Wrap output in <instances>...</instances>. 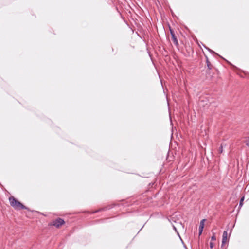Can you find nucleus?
Returning a JSON list of instances; mask_svg holds the SVG:
<instances>
[{
  "mask_svg": "<svg viewBox=\"0 0 249 249\" xmlns=\"http://www.w3.org/2000/svg\"><path fill=\"white\" fill-rule=\"evenodd\" d=\"M9 200L11 206L16 210L26 209L27 208L17 200L14 196H10Z\"/></svg>",
  "mask_w": 249,
  "mask_h": 249,
  "instance_id": "nucleus-1",
  "label": "nucleus"
},
{
  "mask_svg": "<svg viewBox=\"0 0 249 249\" xmlns=\"http://www.w3.org/2000/svg\"><path fill=\"white\" fill-rule=\"evenodd\" d=\"M64 223L65 221L64 220L60 218H58L53 222V225L57 228H59Z\"/></svg>",
  "mask_w": 249,
  "mask_h": 249,
  "instance_id": "nucleus-2",
  "label": "nucleus"
},
{
  "mask_svg": "<svg viewBox=\"0 0 249 249\" xmlns=\"http://www.w3.org/2000/svg\"><path fill=\"white\" fill-rule=\"evenodd\" d=\"M170 34L171 35V38H172L173 43L176 46H178V39L175 36L174 32L173 31V30H172L171 29H170Z\"/></svg>",
  "mask_w": 249,
  "mask_h": 249,
  "instance_id": "nucleus-3",
  "label": "nucleus"
},
{
  "mask_svg": "<svg viewBox=\"0 0 249 249\" xmlns=\"http://www.w3.org/2000/svg\"><path fill=\"white\" fill-rule=\"evenodd\" d=\"M228 233L227 231H224L222 235V245L223 246L227 241Z\"/></svg>",
  "mask_w": 249,
  "mask_h": 249,
  "instance_id": "nucleus-4",
  "label": "nucleus"
},
{
  "mask_svg": "<svg viewBox=\"0 0 249 249\" xmlns=\"http://www.w3.org/2000/svg\"><path fill=\"white\" fill-rule=\"evenodd\" d=\"M205 220V219H203L200 222L199 227V235H200L202 232L203 229L204 228V222Z\"/></svg>",
  "mask_w": 249,
  "mask_h": 249,
  "instance_id": "nucleus-5",
  "label": "nucleus"
},
{
  "mask_svg": "<svg viewBox=\"0 0 249 249\" xmlns=\"http://www.w3.org/2000/svg\"><path fill=\"white\" fill-rule=\"evenodd\" d=\"M206 63H207V65L208 68L209 70H211L212 69V65L211 64V63L209 61L207 57H206Z\"/></svg>",
  "mask_w": 249,
  "mask_h": 249,
  "instance_id": "nucleus-6",
  "label": "nucleus"
},
{
  "mask_svg": "<svg viewBox=\"0 0 249 249\" xmlns=\"http://www.w3.org/2000/svg\"><path fill=\"white\" fill-rule=\"evenodd\" d=\"M244 197H243L242 198H241L240 199V203H239V207H241L243 205V202L244 201Z\"/></svg>",
  "mask_w": 249,
  "mask_h": 249,
  "instance_id": "nucleus-7",
  "label": "nucleus"
},
{
  "mask_svg": "<svg viewBox=\"0 0 249 249\" xmlns=\"http://www.w3.org/2000/svg\"><path fill=\"white\" fill-rule=\"evenodd\" d=\"M223 145H221L220 147L219 148L218 152L219 153H222L223 152Z\"/></svg>",
  "mask_w": 249,
  "mask_h": 249,
  "instance_id": "nucleus-8",
  "label": "nucleus"
},
{
  "mask_svg": "<svg viewBox=\"0 0 249 249\" xmlns=\"http://www.w3.org/2000/svg\"><path fill=\"white\" fill-rule=\"evenodd\" d=\"M211 240L212 241L216 240V236L214 233H213V235L211 237Z\"/></svg>",
  "mask_w": 249,
  "mask_h": 249,
  "instance_id": "nucleus-9",
  "label": "nucleus"
},
{
  "mask_svg": "<svg viewBox=\"0 0 249 249\" xmlns=\"http://www.w3.org/2000/svg\"><path fill=\"white\" fill-rule=\"evenodd\" d=\"M210 247L211 249H212L214 247V243L212 242L210 243Z\"/></svg>",
  "mask_w": 249,
  "mask_h": 249,
  "instance_id": "nucleus-10",
  "label": "nucleus"
},
{
  "mask_svg": "<svg viewBox=\"0 0 249 249\" xmlns=\"http://www.w3.org/2000/svg\"><path fill=\"white\" fill-rule=\"evenodd\" d=\"M174 229L176 231H177V229L175 226H173Z\"/></svg>",
  "mask_w": 249,
  "mask_h": 249,
  "instance_id": "nucleus-11",
  "label": "nucleus"
}]
</instances>
